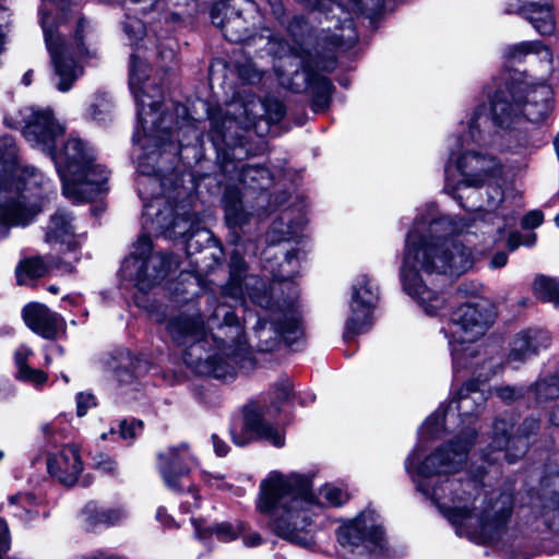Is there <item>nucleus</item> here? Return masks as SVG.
Instances as JSON below:
<instances>
[{
  "label": "nucleus",
  "instance_id": "f3484780",
  "mask_svg": "<svg viewBox=\"0 0 559 559\" xmlns=\"http://www.w3.org/2000/svg\"><path fill=\"white\" fill-rule=\"evenodd\" d=\"M284 116L285 107L280 100L267 98L262 102L251 99L247 95V142L253 140V134L258 138L253 155L266 152L265 136L269 134L271 126L281 121Z\"/></svg>",
  "mask_w": 559,
  "mask_h": 559
},
{
  "label": "nucleus",
  "instance_id": "ddd939ff",
  "mask_svg": "<svg viewBox=\"0 0 559 559\" xmlns=\"http://www.w3.org/2000/svg\"><path fill=\"white\" fill-rule=\"evenodd\" d=\"M222 174L229 180L245 181V146L240 121L222 112L210 116Z\"/></svg>",
  "mask_w": 559,
  "mask_h": 559
},
{
  "label": "nucleus",
  "instance_id": "338daca9",
  "mask_svg": "<svg viewBox=\"0 0 559 559\" xmlns=\"http://www.w3.org/2000/svg\"><path fill=\"white\" fill-rule=\"evenodd\" d=\"M212 442L214 445V450L218 456L226 455L228 447L226 445V443L223 440H221L216 435H213Z\"/></svg>",
  "mask_w": 559,
  "mask_h": 559
},
{
  "label": "nucleus",
  "instance_id": "7ed1b4c3",
  "mask_svg": "<svg viewBox=\"0 0 559 559\" xmlns=\"http://www.w3.org/2000/svg\"><path fill=\"white\" fill-rule=\"evenodd\" d=\"M486 94L488 104L477 105L469 115L471 138L479 143H492L491 129L497 127L509 150L527 148L531 144L522 126L544 122L552 111V91L546 84L495 80Z\"/></svg>",
  "mask_w": 559,
  "mask_h": 559
},
{
  "label": "nucleus",
  "instance_id": "79ce46f5",
  "mask_svg": "<svg viewBox=\"0 0 559 559\" xmlns=\"http://www.w3.org/2000/svg\"><path fill=\"white\" fill-rule=\"evenodd\" d=\"M528 53L542 55V58L551 61L550 50L539 40L522 41L508 48L510 58L520 59Z\"/></svg>",
  "mask_w": 559,
  "mask_h": 559
},
{
  "label": "nucleus",
  "instance_id": "49530a36",
  "mask_svg": "<svg viewBox=\"0 0 559 559\" xmlns=\"http://www.w3.org/2000/svg\"><path fill=\"white\" fill-rule=\"evenodd\" d=\"M123 33L130 38V40H139L142 39L145 35V26L144 23L136 19L127 16L124 21L121 23Z\"/></svg>",
  "mask_w": 559,
  "mask_h": 559
},
{
  "label": "nucleus",
  "instance_id": "4be33fe9",
  "mask_svg": "<svg viewBox=\"0 0 559 559\" xmlns=\"http://www.w3.org/2000/svg\"><path fill=\"white\" fill-rule=\"evenodd\" d=\"M245 0H218L210 10L213 25L218 27L226 40L235 44L245 41Z\"/></svg>",
  "mask_w": 559,
  "mask_h": 559
},
{
  "label": "nucleus",
  "instance_id": "2f4dec72",
  "mask_svg": "<svg viewBox=\"0 0 559 559\" xmlns=\"http://www.w3.org/2000/svg\"><path fill=\"white\" fill-rule=\"evenodd\" d=\"M251 439L270 442L276 448L285 443L283 433L276 427L265 421L253 406L250 409L247 406V441Z\"/></svg>",
  "mask_w": 559,
  "mask_h": 559
},
{
  "label": "nucleus",
  "instance_id": "6ab92c4d",
  "mask_svg": "<svg viewBox=\"0 0 559 559\" xmlns=\"http://www.w3.org/2000/svg\"><path fill=\"white\" fill-rule=\"evenodd\" d=\"M350 316L346 321L345 337L366 331L372 322V309L378 300V288L367 275H359L353 284Z\"/></svg>",
  "mask_w": 559,
  "mask_h": 559
},
{
  "label": "nucleus",
  "instance_id": "aec40b11",
  "mask_svg": "<svg viewBox=\"0 0 559 559\" xmlns=\"http://www.w3.org/2000/svg\"><path fill=\"white\" fill-rule=\"evenodd\" d=\"M45 41L53 66L52 82L58 91L64 93L72 88L74 82L83 74V69L68 56L64 39L46 27L43 21Z\"/></svg>",
  "mask_w": 559,
  "mask_h": 559
},
{
  "label": "nucleus",
  "instance_id": "13d9d810",
  "mask_svg": "<svg viewBox=\"0 0 559 559\" xmlns=\"http://www.w3.org/2000/svg\"><path fill=\"white\" fill-rule=\"evenodd\" d=\"M544 219V215L540 211H531L522 219V227L525 229H534L538 227Z\"/></svg>",
  "mask_w": 559,
  "mask_h": 559
},
{
  "label": "nucleus",
  "instance_id": "e433bc0d",
  "mask_svg": "<svg viewBox=\"0 0 559 559\" xmlns=\"http://www.w3.org/2000/svg\"><path fill=\"white\" fill-rule=\"evenodd\" d=\"M48 271L49 264L41 257L24 259L16 266V282L19 285H27L28 281L40 278Z\"/></svg>",
  "mask_w": 559,
  "mask_h": 559
},
{
  "label": "nucleus",
  "instance_id": "1a4fd4ad",
  "mask_svg": "<svg viewBox=\"0 0 559 559\" xmlns=\"http://www.w3.org/2000/svg\"><path fill=\"white\" fill-rule=\"evenodd\" d=\"M493 135L492 143H479L471 138L469 118L461 123V130L457 135L449 139V160L445 166V186L447 193L455 199H461L457 193L463 188H478L487 183L489 179L500 175L502 165L500 160L488 153H481L474 146H493L509 148L506 138L497 128L491 129Z\"/></svg>",
  "mask_w": 559,
  "mask_h": 559
},
{
  "label": "nucleus",
  "instance_id": "4c0bfd02",
  "mask_svg": "<svg viewBox=\"0 0 559 559\" xmlns=\"http://www.w3.org/2000/svg\"><path fill=\"white\" fill-rule=\"evenodd\" d=\"M534 296L543 302H550L559 308V283L556 278L538 274L532 284Z\"/></svg>",
  "mask_w": 559,
  "mask_h": 559
},
{
  "label": "nucleus",
  "instance_id": "5701e85b",
  "mask_svg": "<svg viewBox=\"0 0 559 559\" xmlns=\"http://www.w3.org/2000/svg\"><path fill=\"white\" fill-rule=\"evenodd\" d=\"M506 11L522 15L540 35H550L555 31V19L548 0H508Z\"/></svg>",
  "mask_w": 559,
  "mask_h": 559
},
{
  "label": "nucleus",
  "instance_id": "f257e3e1",
  "mask_svg": "<svg viewBox=\"0 0 559 559\" xmlns=\"http://www.w3.org/2000/svg\"><path fill=\"white\" fill-rule=\"evenodd\" d=\"M473 379L466 381L450 403L442 405L429 416L421 427V435L437 439L444 432H455L449 442L424 455L417 445L405 460V469L412 477L417 491L429 499L464 536L479 545L495 543L502 534L513 509L510 492L491 491L480 499L485 472L476 474L461 472L467 454L475 442L476 430L471 427L487 401L479 378L473 370L463 369ZM490 377L488 378V380Z\"/></svg>",
  "mask_w": 559,
  "mask_h": 559
},
{
  "label": "nucleus",
  "instance_id": "4d7b16f0",
  "mask_svg": "<svg viewBox=\"0 0 559 559\" xmlns=\"http://www.w3.org/2000/svg\"><path fill=\"white\" fill-rule=\"evenodd\" d=\"M96 467L100 472L111 475V476H116L117 472H118L117 462L114 459L106 456V455H102L99 457V460L96 463Z\"/></svg>",
  "mask_w": 559,
  "mask_h": 559
},
{
  "label": "nucleus",
  "instance_id": "a19ab883",
  "mask_svg": "<svg viewBox=\"0 0 559 559\" xmlns=\"http://www.w3.org/2000/svg\"><path fill=\"white\" fill-rule=\"evenodd\" d=\"M165 4L174 22H185L198 12L197 0H165Z\"/></svg>",
  "mask_w": 559,
  "mask_h": 559
},
{
  "label": "nucleus",
  "instance_id": "de8ad7c7",
  "mask_svg": "<svg viewBox=\"0 0 559 559\" xmlns=\"http://www.w3.org/2000/svg\"><path fill=\"white\" fill-rule=\"evenodd\" d=\"M486 202L484 204L478 205V210H484L486 212H491L498 209L500 203L503 200V192L501 187L499 186H488L486 189Z\"/></svg>",
  "mask_w": 559,
  "mask_h": 559
},
{
  "label": "nucleus",
  "instance_id": "864d4df0",
  "mask_svg": "<svg viewBox=\"0 0 559 559\" xmlns=\"http://www.w3.org/2000/svg\"><path fill=\"white\" fill-rule=\"evenodd\" d=\"M96 406L95 396L92 393L80 392L76 395V414L78 416H84L87 411Z\"/></svg>",
  "mask_w": 559,
  "mask_h": 559
},
{
  "label": "nucleus",
  "instance_id": "c03bdc74",
  "mask_svg": "<svg viewBox=\"0 0 559 559\" xmlns=\"http://www.w3.org/2000/svg\"><path fill=\"white\" fill-rule=\"evenodd\" d=\"M198 227L197 221L193 219L192 215L185 213L176 216L166 236L173 239L182 238L186 240Z\"/></svg>",
  "mask_w": 559,
  "mask_h": 559
},
{
  "label": "nucleus",
  "instance_id": "2eb2a0df",
  "mask_svg": "<svg viewBox=\"0 0 559 559\" xmlns=\"http://www.w3.org/2000/svg\"><path fill=\"white\" fill-rule=\"evenodd\" d=\"M23 117L22 133L34 147L49 154L61 138L66 128L55 117L49 108H25L20 112Z\"/></svg>",
  "mask_w": 559,
  "mask_h": 559
},
{
  "label": "nucleus",
  "instance_id": "69168bd1",
  "mask_svg": "<svg viewBox=\"0 0 559 559\" xmlns=\"http://www.w3.org/2000/svg\"><path fill=\"white\" fill-rule=\"evenodd\" d=\"M522 242V235L519 233H511L507 239V246L510 251L518 249Z\"/></svg>",
  "mask_w": 559,
  "mask_h": 559
},
{
  "label": "nucleus",
  "instance_id": "ea45409f",
  "mask_svg": "<svg viewBox=\"0 0 559 559\" xmlns=\"http://www.w3.org/2000/svg\"><path fill=\"white\" fill-rule=\"evenodd\" d=\"M114 103L107 93H97L87 109V116L96 122L110 120Z\"/></svg>",
  "mask_w": 559,
  "mask_h": 559
},
{
  "label": "nucleus",
  "instance_id": "5fc2aeb1",
  "mask_svg": "<svg viewBox=\"0 0 559 559\" xmlns=\"http://www.w3.org/2000/svg\"><path fill=\"white\" fill-rule=\"evenodd\" d=\"M496 394L498 397H500L502 401L507 403H511L520 397L523 396V389L522 388H514V386H500L496 389Z\"/></svg>",
  "mask_w": 559,
  "mask_h": 559
},
{
  "label": "nucleus",
  "instance_id": "603ef678",
  "mask_svg": "<svg viewBox=\"0 0 559 559\" xmlns=\"http://www.w3.org/2000/svg\"><path fill=\"white\" fill-rule=\"evenodd\" d=\"M273 391L277 402H287L293 395V383L287 378L281 379L274 384Z\"/></svg>",
  "mask_w": 559,
  "mask_h": 559
},
{
  "label": "nucleus",
  "instance_id": "6e6d98bb",
  "mask_svg": "<svg viewBox=\"0 0 559 559\" xmlns=\"http://www.w3.org/2000/svg\"><path fill=\"white\" fill-rule=\"evenodd\" d=\"M289 198H290V195H288L286 192H281L280 194H277L275 197L274 201L270 200V204L269 205L266 204L264 210L263 209L259 210L258 206H257L255 197H253L252 209H253L254 212H251V215H254V213H255L258 216H260L267 209H277L281 205H283Z\"/></svg>",
  "mask_w": 559,
  "mask_h": 559
},
{
  "label": "nucleus",
  "instance_id": "052dcab7",
  "mask_svg": "<svg viewBox=\"0 0 559 559\" xmlns=\"http://www.w3.org/2000/svg\"><path fill=\"white\" fill-rule=\"evenodd\" d=\"M239 429L240 432L243 431L245 429V416H238L234 423V426L231 428V435H233V439H234V442L238 445H243L245 444V439L242 436H239L237 437L236 436V430Z\"/></svg>",
  "mask_w": 559,
  "mask_h": 559
},
{
  "label": "nucleus",
  "instance_id": "680f3d73",
  "mask_svg": "<svg viewBox=\"0 0 559 559\" xmlns=\"http://www.w3.org/2000/svg\"><path fill=\"white\" fill-rule=\"evenodd\" d=\"M223 324L228 328H237L240 330L238 337L243 332V329L239 325V319L234 311H226L223 317Z\"/></svg>",
  "mask_w": 559,
  "mask_h": 559
},
{
  "label": "nucleus",
  "instance_id": "bf43d9fd",
  "mask_svg": "<svg viewBox=\"0 0 559 559\" xmlns=\"http://www.w3.org/2000/svg\"><path fill=\"white\" fill-rule=\"evenodd\" d=\"M481 290V285L477 283H461L457 286V294L461 296H476Z\"/></svg>",
  "mask_w": 559,
  "mask_h": 559
},
{
  "label": "nucleus",
  "instance_id": "9b49d317",
  "mask_svg": "<svg viewBox=\"0 0 559 559\" xmlns=\"http://www.w3.org/2000/svg\"><path fill=\"white\" fill-rule=\"evenodd\" d=\"M62 182L63 195L73 202L91 201L106 190L108 171L95 163V153L87 142L69 138L62 147L48 154Z\"/></svg>",
  "mask_w": 559,
  "mask_h": 559
},
{
  "label": "nucleus",
  "instance_id": "09e8293b",
  "mask_svg": "<svg viewBox=\"0 0 559 559\" xmlns=\"http://www.w3.org/2000/svg\"><path fill=\"white\" fill-rule=\"evenodd\" d=\"M120 436L124 440H133L143 429V421L139 419H123L120 425Z\"/></svg>",
  "mask_w": 559,
  "mask_h": 559
},
{
  "label": "nucleus",
  "instance_id": "c756f323",
  "mask_svg": "<svg viewBox=\"0 0 559 559\" xmlns=\"http://www.w3.org/2000/svg\"><path fill=\"white\" fill-rule=\"evenodd\" d=\"M249 152L247 151V156ZM273 176L271 171L260 164H251L247 160V195L257 194L255 201L258 209H263L270 204V195L266 192L272 185Z\"/></svg>",
  "mask_w": 559,
  "mask_h": 559
},
{
  "label": "nucleus",
  "instance_id": "39448f33",
  "mask_svg": "<svg viewBox=\"0 0 559 559\" xmlns=\"http://www.w3.org/2000/svg\"><path fill=\"white\" fill-rule=\"evenodd\" d=\"M247 295L265 312L258 317L247 346L261 353H271L283 344L293 346L304 336L299 289L296 282H270L250 276Z\"/></svg>",
  "mask_w": 559,
  "mask_h": 559
},
{
  "label": "nucleus",
  "instance_id": "473e14b6",
  "mask_svg": "<svg viewBox=\"0 0 559 559\" xmlns=\"http://www.w3.org/2000/svg\"><path fill=\"white\" fill-rule=\"evenodd\" d=\"M185 249L190 259L197 253H203V260L211 258L217 262L222 254V248L211 230L201 227L195 228L189 235L185 241Z\"/></svg>",
  "mask_w": 559,
  "mask_h": 559
},
{
  "label": "nucleus",
  "instance_id": "8fccbe9b",
  "mask_svg": "<svg viewBox=\"0 0 559 559\" xmlns=\"http://www.w3.org/2000/svg\"><path fill=\"white\" fill-rule=\"evenodd\" d=\"M152 254L151 238L147 235H142L134 245L133 252L127 259L147 260Z\"/></svg>",
  "mask_w": 559,
  "mask_h": 559
},
{
  "label": "nucleus",
  "instance_id": "c9c22d12",
  "mask_svg": "<svg viewBox=\"0 0 559 559\" xmlns=\"http://www.w3.org/2000/svg\"><path fill=\"white\" fill-rule=\"evenodd\" d=\"M32 350L25 346L16 349L14 359L17 368L16 377L19 380L32 383L34 385H41L46 383L48 376L40 369H34L27 365L28 356Z\"/></svg>",
  "mask_w": 559,
  "mask_h": 559
},
{
  "label": "nucleus",
  "instance_id": "e2e57ef3",
  "mask_svg": "<svg viewBox=\"0 0 559 559\" xmlns=\"http://www.w3.org/2000/svg\"><path fill=\"white\" fill-rule=\"evenodd\" d=\"M203 480L211 486H216L217 488H225L226 484L223 483L222 475H212L211 473L203 472L202 473Z\"/></svg>",
  "mask_w": 559,
  "mask_h": 559
},
{
  "label": "nucleus",
  "instance_id": "bb28decb",
  "mask_svg": "<svg viewBox=\"0 0 559 559\" xmlns=\"http://www.w3.org/2000/svg\"><path fill=\"white\" fill-rule=\"evenodd\" d=\"M176 216L175 207L169 200L144 203L142 226L148 234L166 235Z\"/></svg>",
  "mask_w": 559,
  "mask_h": 559
},
{
  "label": "nucleus",
  "instance_id": "a211bd4d",
  "mask_svg": "<svg viewBox=\"0 0 559 559\" xmlns=\"http://www.w3.org/2000/svg\"><path fill=\"white\" fill-rule=\"evenodd\" d=\"M198 460L190 452L188 443L168 447L157 453V469L164 485L176 493L186 490L185 479L190 475Z\"/></svg>",
  "mask_w": 559,
  "mask_h": 559
},
{
  "label": "nucleus",
  "instance_id": "f8f14e48",
  "mask_svg": "<svg viewBox=\"0 0 559 559\" xmlns=\"http://www.w3.org/2000/svg\"><path fill=\"white\" fill-rule=\"evenodd\" d=\"M215 340L209 335L205 329L201 335L192 338L185 345L182 358L188 368L199 376L212 377L218 380H230L236 377L237 368L242 366L245 354L238 338L235 348L225 353L226 357L215 353Z\"/></svg>",
  "mask_w": 559,
  "mask_h": 559
},
{
  "label": "nucleus",
  "instance_id": "0e129e2a",
  "mask_svg": "<svg viewBox=\"0 0 559 559\" xmlns=\"http://www.w3.org/2000/svg\"><path fill=\"white\" fill-rule=\"evenodd\" d=\"M508 262V254L503 251H499L493 254L489 262V266L491 269H500L503 267Z\"/></svg>",
  "mask_w": 559,
  "mask_h": 559
},
{
  "label": "nucleus",
  "instance_id": "0eeeda50",
  "mask_svg": "<svg viewBox=\"0 0 559 559\" xmlns=\"http://www.w3.org/2000/svg\"><path fill=\"white\" fill-rule=\"evenodd\" d=\"M306 205L302 201L281 210L265 234V248L261 252L263 276L270 282H295L306 257L302 228Z\"/></svg>",
  "mask_w": 559,
  "mask_h": 559
},
{
  "label": "nucleus",
  "instance_id": "cd10ccee",
  "mask_svg": "<svg viewBox=\"0 0 559 559\" xmlns=\"http://www.w3.org/2000/svg\"><path fill=\"white\" fill-rule=\"evenodd\" d=\"M45 237L47 242L64 243L68 251H75L80 247L81 236L74 234L73 216L63 209L50 216Z\"/></svg>",
  "mask_w": 559,
  "mask_h": 559
},
{
  "label": "nucleus",
  "instance_id": "f704fd0d",
  "mask_svg": "<svg viewBox=\"0 0 559 559\" xmlns=\"http://www.w3.org/2000/svg\"><path fill=\"white\" fill-rule=\"evenodd\" d=\"M82 514L87 530H96L99 525H115L123 518L119 509L99 508L95 502H88L84 507Z\"/></svg>",
  "mask_w": 559,
  "mask_h": 559
},
{
  "label": "nucleus",
  "instance_id": "72a5a7b5",
  "mask_svg": "<svg viewBox=\"0 0 559 559\" xmlns=\"http://www.w3.org/2000/svg\"><path fill=\"white\" fill-rule=\"evenodd\" d=\"M243 272L245 262L242 253L239 249H234L230 253L229 280L223 287V293L225 296L238 300L241 306L245 305Z\"/></svg>",
  "mask_w": 559,
  "mask_h": 559
},
{
  "label": "nucleus",
  "instance_id": "20e7f679",
  "mask_svg": "<svg viewBox=\"0 0 559 559\" xmlns=\"http://www.w3.org/2000/svg\"><path fill=\"white\" fill-rule=\"evenodd\" d=\"M345 489L325 484L318 495L311 491V481L299 474L272 473L261 484V511L270 512L276 534L296 545L308 547L312 544L307 527L312 523L317 509L337 508L347 502Z\"/></svg>",
  "mask_w": 559,
  "mask_h": 559
},
{
  "label": "nucleus",
  "instance_id": "37998d69",
  "mask_svg": "<svg viewBox=\"0 0 559 559\" xmlns=\"http://www.w3.org/2000/svg\"><path fill=\"white\" fill-rule=\"evenodd\" d=\"M538 401H548L559 397V376L551 374L540 378L532 385Z\"/></svg>",
  "mask_w": 559,
  "mask_h": 559
},
{
  "label": "nucleus",
  "instance_id": "3c124183",
  "mask_svg": "<svg viewBox=\"0 0 559 559\" xmlns=\"http://www.w3.org/2000/svg\"><path fill=\"white\" fill-rule=\"evenodd\" d=\"M91 28L90 23L86 21L85 17H80L76 24L75 29V50L76 53L80 56H84L88 53L87 48L84 45L83 38L85 36V33Z\"/></svg>",
  "mask_w": 559,
  "mask_h": 559
},
{
  "label": "nucleus",
  "instance_id": "774afa93",
  "mask_svg": "<svg viewBox=\"0 0 559 559\" xmlns=\"http://www.w3.org/2000/svg\"><path fill=\"white\" fill-rule=\"evenodd\" d=\"M273 11V13L275 14V16L277 19H281L282 15L284 14V8H283V4H282V0H266Z\"/></svg>",
  "mask_w": 559,
  "mask_h": 559
},
{
  "label": "nucleus",
  "instance_id": "dca6fc26",
  "mask_svg": "<svg viewBox=\"0 0 559 559\" xmlns=\"http://www.w3.org/2000/svg\"><path fill=\"white\" fill-rule=\"evenodd\" d=\"M178 266L173 253L156 252L147 260L124 259L120 271L124 278L134 281L140 290L147 292Z\"/></svg>",
  "mask_w": 559,
  "mask_h": 559
},
{
  "label": "nucleus",
  "instance_id": "9d476101",
  "mask_svg": "<svg viewBox=\"0 0 559 559\" xmlns=\"http://www.w3.org/2000/svg\"><path fill=\"white\" fill-rule=\"evenodd\" d=\"M132 141L142 150L138 158L136 187L143 204L166 200L163 197L168 181L166 175L174 170V162L183 147L174 139V127H156V121L152 120V127L136 128Z\"/></svg>",
  "mask_w": 559,
  "mask_h": 559
},
{
  "label": "nucleus",
  "instance_id": "393cba45",
  "mask_svg": "<svg viewBox=\"0 0 559 559\" xmlns=\"http://www.w3.org/2000/svg\"><path fill=\"white\" fill-rule=\"evenodd\" d=\"M242 197V190L238 186L231 183L226 185L222 202L225 222L228 228L227 241L235 246L241 240L245 225V205Z\"/></svg>",
  "mask_w": 559,
  "mask_h": 559
},
{
  "label": "nucleus",
  "instance_id": "423d86ee",
  "mask_svg": "<svg viewBox=\"0 0 559 559\" xmlns=\"http://www.w3.org/2000/svg\"><path fill=\"white\" fill-rule=\"evenodd\" d=\"M495 317L493 306L485 299L466 302L452 313L445 336L449 338L455 374L463 369H471L483 379L495 374L498 361L474 343L490 328Z\"/></svg>",
  "mask_w": 559,
  "mask_h": 559
},
{
  "label": "nucleus",
  "instance_id": "412c9836",
  "mask_svg": "<svg viewBox=\"0 0 559 559\" xmlns=\"http://www.w3.org/2000/svg\"><path fill=\"white\" fill-rule=\"evenodd\" d=\"M147 76L146 63L135 53H131L129 64V85L136 99V115L141 129H144V126L152 127V120L156 121V127H163L165 124L173 126V115L163 111L160 109L162 104L159 102L154 100L146 105L140 97L139 91Z\"/></svg>",
  "mask_w": 559,
  "mask_h": 559
},
{
  "label": "nucleus",
  "instance_id": "7c9ffc66",
  "mask_svg": "<svg viewBox=\"0 0 559 559\" xmlns=\"http://www.w3.org/2000/svg\"><path fill=\"white\" fill-rule=\"evenodd\" d=\"M204 324L200 316L178 314L167 321V331L178 346H185L201 335Z\"/></svg>",
  "mask_w": 559,
  "mask_h": 559
},
{
  "label": "nucleus",
  "instance_id": "f03ea898",
  "mask_svg": "<svg viewBox=\"0 0 559 559\" xmlns=\"http://www.w3.org/2000/svg\"><path fill=\"white\" fill-rule=\"evenodd\" d=\"M471 227L464 218L440 214L429 205L416 216L407 234L401 266L402 285L428 316H439L447 301L442 294L427 286L423 274L461 275L472 269L473 251L457 239Z\"/></svg>",
  "mask_w": 559,
  "mask_h": 559
},
{
  "label": "nucleus",
  "instance_id": "4468645a",
  "mask_svg": "<svg viewBox=\"0 0 559 559\" xmlns=\"http://www.w3.org/2000/svg\"><path fill=\"white\" fill-rule=\"evenodd\" d=\"M513 421L506 418H497L492 428V441L483 453V459L489 464L499 462L502 457L509 463L516 462L524 455L528 448V439L539 429V420L535 417H527L521 424L518 432L509 436Z\"/></svg>",
  "mask_w": 559,
  "mask_h": 559
},
{
  "label": "nucleus",
  "instance_id": "a18cd8bd",
  "mask_svg": "<svg viewBox=\"0 0 559 559\" xmlns=\"http://www.w3.org/2000/svg\"><path fill=\"white\" fill-rule=\"evenodd\" d=\"M141 373L140 361L131 357L126 364H120L115 369V377L120 384H132Z\"/></svg>",
  "mask_w": 559,
  "mask_h": 559
},
{
  "label": "nucleus",
  "instance_id": "a878e982",
  "mask_svg": "<svg viewBox=\"0 0 559 559\" xmlns=\"http://www.w3.org/2000/svg\"><path fill=\"white\" fill-rule=\"evenodd\" d=\"M47 468L51 476L66 486H73L83 469L79 451L67 445L59 453L47 459Z\"/></svg>",
  "mask_w": 559,
  "mask_h": 559
},
{
  "label": "nucleus",
  "instance_id": "b1692460",
  "mask_svg": "<svg viewBox=\"0 0 559 559\" xmlns=\"http://www.w3.org/2000/svg\"><path fill=\"white\" fill-rule=\"evenodd\" d=\"M22 316L33 332L47 340L56 338L66 326L63 318L43 304H27L22 310Z\"/></svg>",
  "mask_w": 559,
  "mask_h": 559
},
{
  "label": "nucleus",
  "instance_id": "c85d7f7f",
  "mask_svg": "<svg viewBox=\"0 0 559 559\" xmlns=\"http://www.w3.org/2000/svg\"><path fill=\"white\" fill-rule=\"evenodd\" d=\"M549 344V336L546 331L537 328H530L520 332L512 342L509 359L523 361L537 354Z\"/></svg>",
  "mask_w": 559,
  "mask_h": 559
},
{
  "label": "nucleus",
  "instance_id": "58836bf2",
  "mask_svg": "<svg viewBox=\"0 0 559 559\" xmlns=\"http://www.w3.org/2000/svg\"><path fill=\"white\" fill-rule=\"evenodd\" d=\"M197 532L201 538H205L211 535H215L218 540L228 543L235 540L242 531L241 523L234 525L229 522H221L216 523L212 526H209L204 530H201L195 525Z\"/></svg>",
  "mask_w": 559,
  "mask_h": 559
},
{
  "label": "nucleus",
  "instance_id": "6e6552de",
  "mask_svg": "<svg viewBox=\"0 0 559 559\" xmlns=\"http://www.w3.org/2000/svg\"><path fill=\"white\" fill-rule=\"evenodd\" d=\"M19 170V147L12 135L0 136V233L7 236L12 226H27L39 212L32 187L41 181L34 167Z\"/></svg>",
  "mask_w": 559,
  "mask_h": 559
}]
</instances>
